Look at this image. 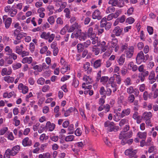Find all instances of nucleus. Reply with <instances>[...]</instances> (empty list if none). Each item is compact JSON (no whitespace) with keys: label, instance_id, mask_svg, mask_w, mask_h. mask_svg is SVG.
Segmentation results:
<instances>
[{"label":"nucleus","instance_id":"obj_1","mask_svg":"<svg viewBox=\"0 0 158 158\" xmlns=\"http://www.w3.org/2000/svg\"><path fill=\"white\" fill-rule=\"evenodd\" d=\"M124 133L123 132H121L119 136V138L122 139L121 142V144L124 145L126 143L129 144L133 142V139H130L128 140L127 139L131 138L132 136V131H130L127 134H124Z\"/></svg>","mask_w":158,"mask_h":158},{"label":"nucleus","instance_id":"obj_2","mask_svg":"<svg viewBox=\"0 0 158 158\" xmlns=\"http://www.w3.org/2000/svg\"><path fill=\"white\" fill-rule=\"evenodd\" d=\"M20 149V147L17 145L13 147L11 150L8 149L5 152L3 158H10V156L15 155Z\"/></svg>","mask_w":158,"mask_h":158},{"label":"nucleus","instance_id":"obj_3","mask_svg":"<svg viewBox=\"0 0 158 158\" xmlns=\"http://www.w3.org/2000/svg\"><path fill=\"white\" fill-rule=\"evenodd\" d=\"M104 126L105 127H108V131L110 132L112 131L116 132L119 129V127L118 126H115L114 123L113 122H110L109 121L105 122Z\"/></svg>","mask_w":158,"mask_h":158},{"label":"nucleus","instance_id":"obj_4","mask_svg":"<svg viewBox=\"0 0 158 158\" xmlns=\"http://www.w3.org/2000/svg\"><path fill=\"white\" fill-rule=\"evenodd\" d=\"M137 152L136 150H133L132 148H131L126 150L125 152V153L126 155L129 156L130 158L134 157V158H136L135 156Z\"/></svg>","mask_w":158,"mask_h":158},{"label":"nucleus","instance_id":"obj_5","mask_svg":"<svg viewBox=\"0 0 158 158\" xmlns=\"http://www.w3.org/2000/svg\"><path fill=\"white\" fill-rule=\"evenodd\" d=\"M134 47L131 46L129 47L125 51L126 56L128 58H131L134 53Z\"/></svg>","mask_w":158,"mask_h":158},{"label":"nucleus","instance_id":"obj_6","mask_svg":"<svg viewBox=\"0 0 158 158\" xmlns=\"http://www.w3.org/2000/svg\"><path fill=\"white\" fill-rule=\"evenodd\" d=\"M101 13L99 10L97 9L94 11L92 14V18L93 19H97L99 20L102 18V16L100 15Z\"/></svg>","mask_w":158,"mask_h":158},{"label":"nucleus","instance_id":"obj_7","mask_svg":"<svg viewBox=\"0 0 158 158\" xmlns=\"http://www.w3.org/2000/svg\"><path fill=\"white\" fill-rule=\"evenodd\" d=\"M18 88L19 90H21L22 93L24 94H26L28 90V87L24 85L22 83L18 85Z\"/></svg>","mask_w":158,"mask_h":158},{"label":"nucleus","instance_id":"obj_8","mask_svg":"<svg viewBox=\"0 0 158 158\" xmlns=\"http://www.w3.org/2000/svg\"><path fill=\"white\" fill-rule=\"evenodd\" d=\"M108 3L109 4H111L112 6H118L120 7H122L123 6V2L122 4L119 3L118 0H110Z\"/></svg>","mask_w":158,"mask_h":158},{"label":"nucleus","instance_id":"obj_9","mask_svg":"<svg viewBox=\"0 0 158 158\" xmlns=\"http://www.w3.org/2000/svg\"><path fill=\"white\" fill-rule=\"evenodd\" d=\"M123 30V28H120L119 26H117L114 28L113 32L116 36H119L121 34Z\"/></svg>","mask_w":158,"mask_h":158},{"label":"nucleus","instance_id":"obj_10","mask_svg":"<svg viewBox=\"0 0 158 158\" xmlns=\"http://www.w3.org/2000/svg\"><path fill=\"white\" fill-rule=\"evenodd\" d=\"M152 116V114L150 112H144L142 116V118L144 120L151 119Z\"/></svg>","mask_w":158,"mask_h":158},{"label":"nucleus","instance_id":"obj_11","mask_svg":"<svg viewBox=\"0 0 158 158\" xmlns=\"http://www.w3.org/2000/svg\"><path fill=\"white\" fill-rule=\"evenodd\" d=\"M136 59L137 62H139L140 60H145L144 54L142 51H140L138 54Z\"/></svg>","mask_w":158,"mask_h":158},{"label":"nucleus","instance_id":"obj_12","mask_svg":"<svg viewBox=\"0 0 158 158\" xmlns=\"http://www.w3.org/2000/svg\"><path fill=\"white\" fill-rule=\"evenodd\" d=\"M31 144V141L29 140V138L28 137H26L23 140L22 144L24 146H30Z\"/></svg>","mask_w":158,"mask_h":158},{"label":"nucleus","instance_id":"obj_13","mask_svg":"<svg viewBox=\"0 0 158 158\" xmlns=\"http://www.w3.org/2000/svg\"><path fill=\"white\" fill-rule=\"evenodd\" d=\"M90 64L89 62H86L83 66V68L85 71L87 70V73L89 74L92 71V69L89 68Z\"/></svg>","mask_w":158,"mask_h":158},{"label":"nucleus","instance_id":"obj_14","mask_svg":"<svg viewBox=\"0 0 158 158\" xmlns=\"http://www.w3.org/2000/svg\"><path fill=\"white\" fill-rule=\"evenodd\" d=\"M78 27L79 25H78L77 23H75L74 24H73L70 26L69 30L68 29V32H72L76 29H78Z\"/></svg>","mask_w":158,"mask_h":158},{"label":"nucleus","instance_id":"obj_15","mask_svg":"<svg viewBox=\"0 0 158 158\" xmlns=\"http://www.w3.org/2000/svg\"><path fill=\"white\" fill-rule=\"evenodd\" d=\"M46 126L49 128V131H52L54 129L55 125L54 123H51L50 122H47L46 123Z\"/></svg>","mask_w":158,"mask_h":158},{"label":"nucleus","instance_id":"obj_16","mask_svg":"<svg viewBox=\"0 0 158 158\" xmlns=\"http://www.w3.org/2000/svg\"><path fill=\"white\" fill-rule=\"evenodd\" d=\"M83 80L85 82V84L88 85L91 83L92 82L91 78H90L89 76L85 75L83 77Z\"/></svg>","mask_w":158,"mask_h":158},{"label":"nucleus","instance_id":"obj_17","mask_svg":"<svg viewBox=\"0 0 158 158\" xmlns=\"http://www.w3.org/2000/svg\"><path fill=\"white\" fill-rule=\"evenodd\" d=\"M100 47L101 52H104L107 49L108 46L106 45V42L104 41H103L101 43Z\"/></svg>","mask_w":158,"mask_h":158},{"label":"nucleus","instance_id":"obj_18","mask_svg":"<svg viewBox=\"0 0 158 158\" xmlns=\"http://www.w3.org/2000/svg\"><path fill=\"white\" fill-rule=\"evenodd\" d=\"M32 61V59L31 57H26L23 58L22 60V62L23 63H27L31 64Z\"/></svg>","mask_w":158,"mask_h":158},{"label":"nucleus","instance_id":"obj_19","mask_svg":"<svg viewBox=\"0 0 158 158\" xmlns=\"http://www.w3.org/2000/svg\"><path fill=\"white\" fill-rule=\"evenodd\" d=\"M4 80L7 83H12L14 80V78L13 77L8 76L5 77Z\"/></svg>","mask_w":158,"mask_h":158},{"label":"nucleus","instance_id":"obj_20","mask_svg":"<svg viewBox=\"0 0 158 158\" xmlns=\"http://www.w3.org/2000/svg\"><path fill=\"white\" fill-rule=\"evenodd\" d=\"M102 60L98 59L95 60L94 63V68L96 69L101 66Z\"/></svg>","mask_w":158,"mask_h":158},{"label":"nucleus","instance_id":"obj_21","mask_svg":"<svg viewBox=\"0 0 158 158\" xmlns=\"http://www.w3.org/2000/svg\"><path fill=\"white\" fill-rule=\"evenodd\" d=\"M27 34L26 33L21 32L15 37H16V39L18 40H20L23 37L26 36Z\"/></svg>","mask_w":158,"mask_h":158},{"label":"nucleus","instance_id":"obj_22","mask_svg":"<svg viewBox=\"0 0 158 158\" xmlns=\"http://www.w3.org/2000/svg\"><path fill=\"white\" fill-rule=\"evenodd\" d=\"M75 110V108L71 107L68 110L66 111L64 114V116L65 117H67L69 116L70 113H71L73 111H74Z\"/></svg>","mask_w":158,"mask_h":158},{"label":"nucleus","instance_id":"obj_23","mask_svg":"<svg viewBox=\"0 0 158 158\" xmlns=\"http://www.w3.org/2000/svg\"><path fill=\"white\" fill-rule=\"evenodd\" d=\"M87 38V34L84 32H81L79 37V40L81 41L85 40Z\"/></svg>","mask_w":158,"mask_h":158},{"label":"nucleus","instance_id":"obj_24","mask_svg":"<svg viewBox=\"0 0 158 158\" xmlns=\"http://www.w3.org/2000/svg\"><path fill=\"white\" fill-rule=\"evenodd\" d=\"M12 22V19L10 18H8L5 22V27L6 28H8L10 26Z\"/></svg>","mask_w":158,"mask_h":158},{"label":"nucleus","instance_id":"obj_25","mask_svg":"<svg viewBox=\"0 0 158 158\" xmlns=\"http://www.w3.org/2000/svg\"><path fill=\"white\" fill-rule=\"evenodd\" d=\"M50 32H44L42 33L40 35L42 39H44L46 40L48 39L49 35Z\"/></svg>","mask_w":158,"mask_h":158},{"label":"nucleus","instance_id":"obj_26","mask_svg":"<svg viewBox=\"0 0 158 158\" xmlns=\"http://www.w3.org/2000/svg\"><path fill=\"white\" fill-rule=\"evenodd\" d=\"M125 61V55H122L119 57L118 60V62L119 65H122Z\"/></svg>","mask_w":158,"mask_h":158},{"label":"nucleus","instance_id":"obj_27","mask_svg":"<svg viewBox=\"0 0 158 158\" xmlns=\"http://www.w3.org/2000/svg\"><path fill=\"white\" fill-rule=\"evenodd\" d=\"M130 113V109L127 108L126 109L123 110L122 112V116H123V117L126 115H128Z\"/></svg>","mask_w":158,"mask_h":158},{"label":"nucleus","instance_id":"obj_28","mask_svg":"<svg viewBox=\"0 0 158 158\" xmlns=\"http://www.w3.org/2000/svg\"><path fill=\"white\" fill-rule=\"evenodd\" d=\"M92 51L94 52L95 55H98L100 52V49L98 48L96 46H94L92 48Z\"/></svg>","mask_w":158,"mask_h":158},{"label":"nucleus","instance_id":"obj_29","mask_svg":"<svg viewBox=\"0 0 158 158\" xmlns=\"http://www.w3.org/2000/svg\"><path fill=\"white\" fill-rule=\"evenodd\" d=\"M51 155L48 153L40 154L39 156V158H50Z\"/></svg>","mask_w":158,"mask_h":158},{"label":"nucleus","instance_id":"obj_30","mask_svg":"<svg viewBox=\"0 0 158 158\" xmlns=\"http://www.w3.org/2000/svg\"><path fill=\"white\" fill-rule=\"evenodd\" d=\"M115 10V8L113 6H110L107 8L106 12L107 14L113 13Z\"/></svg>","mask_w":158,"mask_h":158},{"label":"nucleus","instance_id":"obj_31","mask_svg":"<svg viewBox=\"0 0 158 158\" xmlns=\"http://www.w3.org/2000/svg\"><path fill=\"white\" fill-rule=\"evenodd\" d=\"M64 13H65V16L67 18H69L70 17V12L69 9L66 8H65L64 11Z\"/></svg>","mask_w":158,"mask_h":158},{"label":"nucleus","instance_id":"obj_32","mask_svg":"<svg viewBox=\"0 0 158 158\" xmlns=\"http://www.w3.org/2000/svg\"><path fill=\"white\" fill-rule=\"evenodd\" d=\"M139 137L141 139H146L147 136V133L145 132H139L137 134Z\"/></svg>","mask_w":158,"mask_h":158},{"label":"nucleus","instance_id":"obj_33","mask_svg":"<svg viewBox=\"0 0 158 158\" xmlns=\"http://www.w3.org/2000/svg\"><path fill=\"white\" fill-rule=\"evenodd\" d=\"M109 79V77L107 76H102L101 77L100 80V82L102 83L103 84H105L108 81Z\"/></svg>","mask_w":158,"mask_h":158},{"label":"nucleus","instance_id":"obj_34","mask_svg":"<svg viewBox=\"0 0 158 158\" xmlns=\"http://www.w3.org/2000/svg\"><path fill=\"white\" fill-rule=\"evenodd\" d=\"M109 80L110 81V84H111V85L112 88H114L117 87V85L115 82H114V79L113 77H110Z\"/></svg>","mask_w":158,"mask_h":158},{"label":"nucleus","instance_id":"obj_35","mask_svg":"<svg viewBox=\"0 0 158 158\" xmlns=\"http://www.w3.org/2000/svg\"><path fill=\"white\" fill-rule=\"evenodd\" d=\"M106 19L105 17L103 18L102 19L100 22V26L101 27H104L106 25V24L107 23Z\"/></svg>","mask_w":158,"mask_h":158},{"label":"nucleus","instance_id":"obj_36","mask_svg":"<svg viewBox=\"0 0 158 158\" xmlns=\"http://www.w3.org/2000/svg\"><path fill=\"white\" fill-rule=\"evenodd\" d=\"M128 45L127 44H122L120 47V51L121 52H123L124 51H126L127 49Z\"/></svg>","mask_w":158,"mask_h":158},{"label":"nucleus","instance_id":"obj_37","mask_svg":"<svg viewBox=\"0 0 158 158\" xmlns=\"http://www.w3.org/2000/svg\"><path fill=\"white\" fill-rule=\"evenodd\" d=\"M84 47L81 44H78L77 45V48L78 52H81L82 51Z\"/></svg>","mask_w":158,"mask_h":158},{"label":"nucleus","instance_id":"obj_38","mask_svg":"<svg viewBox=\"0 0 158 158\" xmlns=\"http://www.w3.org/2000/svg\"><path fill=\"white\" fill-rule=\"evenodd\" d=\"M93 29L92 27H90L88 30V35L89 37L93 36L94 37L95 36L94 34L93 33Z\"/></svg>","mask_w":158,"mask_h":158},{"label":"nucleus","instance_id":"obj_39","mask_svg":"<svg viewBox=\"0 0 158 158\" xmlns=\"http://www.w3.org/2000/svg\"><path fill=\"white\" fill-rule=\"evenodd\" d=\"M68 27L69 26L67 25H65L60 31V34L62 35L64 34L66 31L68 30Z\"/></svg>","mask_w":158,"mask_h":158},{"label":"nucleus","instance_id":"obj_40","mask_svg":"<svg viewBox=\"0 0 158 158\" xmlns=\"http://www.w3.org/2000/svg\"><path fill=\"white\" fill-rule=\"evenodd\" d=\"M47 9L49 12V15H51L53 13L54 7L52 6L49 5L47 7Z\"/></svg>","mask_w":158,"mask_h":158},{"label":"nucleus","instance_id":"obj_41","mask_svg":"<svg viewBox=\"0 0 158 158\" xmlns=\"http://www.w3.org/2000/svg\"><path fill=\"white\" fill-rule=\"evenodd\" d=\"M48 36V41L49 43H51L54 40L55 37V35L54 34H50V32Z\"/></svg>","mask_w":158,"mask_h":158},{"label":"nucleus","instance_id":"obj_42","mask_svg":"<svg viewBox=\"0 0 158 158\" xmlns=\"http://www.w3.org/2000/svg\"><path fill=\"white\" fill-rule=\"evenodd\" d=\"M74 138V136L73 135H70L66 136L65 139V140L67 142L71 141L73 140Z\"/></svg>","mask_w":158,"mask_h":158},{"label":"nucleus","instance_id":"obj_43","mask_svg":"<svg viewBox=\"0 0 158 158\" xmlns=\"http://www.w3.org/2000/svg\"><path fill=\"white\" fill-rule=\"evenodd\" d=\"M117 39L116 38H113L111 42V46L112 47L114 48L117 45Z\"/></svg>","mask_w":158,"mask_h":158},{"label":"nucleus","instance_id":"obj_44","mask_svg":"<svg viewBox=\"0 0 158 158\" xmlns=\"http://www.w3.org/2000/svg\"><path fill=\"white\" fill-rule=\"evenodd\" d=\"M22 49L20 48L19 46H16L15 48V51L19 55H21L22 52Z\"/></svg>","mask_w":158,"mask_h":158},{"label":"nucleus","instance_id":"obj_45","mask_svg":"<svg viewBox=\"0 0 158 158\" xmlns=\"http://www.w3.org/2000/svg\"><path fill=\"white\" fill-rule=\"evenodd\" d=\"M21 64L20 63H17L16 64H13V68L14 70H15L20 68L21 67Z\"/></svg>","mask_w":158,"mask_h":158},{"label":"nucleus","instance_id":"obj_46","mask_svg":"<svg viewBox=\"0 0 158 158\" xmlns=\"http://www.w3.org/2000/svg\"><path fill=\"white\" fill-rule=\"evenodd\" d=\"M5 52H8V54H7L8 55H10V54L12 52V49L10 48L9 46H6V47L5 49Z\"/></svg>","mask_w":158,"mask_h":158},{"label":"nucleus","instance_id":"obj_47","mask_svg":"<svg viewBox=\"0 0 158 158\" xmlns=\"http://www.w3.org/2000/svg\"><path fill=\"white\" fill-rule=\"evenodd\" d=\"M101 73L102 71L101 70H100L98 71V72L97 74V76L96 77V82H98L99 81V80H100L101 78L102 77H101Z\"/></svg>","mask_w":158,"mask_h":158},{"label":"nucleus","instance_id":"obj_48","mask_svg":"<svg viewBox=\"0 0 158 158\" xmlns=\"http://www.w3.org/2000/svg\"><path fill=\"white\" fill-rule=\"evenodd\" d=\"M135 21L134 19L132 17H130L127 18L126 20V22L129 24H132Z\"/></svg>","mask_w":158,"mask_h":158},{"label":"nucleus","instance_id":"obj_49","mask_svg":"<svg viewBox=\"0 0 158 158\" xmlns=\"http://www.w3.org/2000/svg\"><path fill=\"white\" fill-rule=\"evenodd\" d=\"M134 89L132 86H130L127 89V92L129 94H131L134 91Z\"/></svg>","mask_w":158,"mask_h":158},{"label":"nucleus","instance_id":"obj_50","mask_svg":"<svg viewBox=\"0 0 158 158\" xmlns=\"http://www.w3.org/2000/svg\"><path fill=\"white\" fill-rule=\"evenodd\" d=\"M91 39L92 40V44H95L97 43H98V38L94 36H91L90 37Z\"/></svg>","mask_w":158,"mask_h":158},{"label":"nucleus","instance_id":"obj_51","mask_svg":"<svg viewBox=\"0 0 158 158\" xmlns=\"http://www.w3.org/2000/svg\"><path fill=\"white\" fill-rule=\"evenodd\" d=\"M135 99L134 96L133 94H131L128 97V101L131 103H132L134 101Z\"/></svg>","mask_w":158,"mask_h":158},{"label":"nucleus","instance_id":"obj_52","mask_svg":"<svg viewBox=\"0 0 158 158\" xmlns=\"http://www.w3.org/2000/svg\"><path fill=\"white\" fill-rule=\"evenodd\" d=\"M45 81V79L43 77H40L37 81V82L39 84L43 85Z\"/></svg>","mask_w":158,"mask_h":158},{"label":"nucleus","instance_id":"obj_53","mask_svg":"<svg viewBox=\"0 0 158 158\" xmlns=\"http://www.w3.org/2000/svg\"><path fill=\"white\" fill-rule=\"evenodd\" d=\"M48 21L51 24H53L55 22L54 17L53 16H50L48 19Z\"/></svg>","mask_w":158,"mask_h":158},{"label":"nucleus","instance_id":"obj_54","mask_svg":"<svg viewBox=\"0 0 158 158\" xmlns=\"http://www.w3.org/2000/svg\"><path fill=\"white\" fill-rule=\"evenodd\" d=\"M9 58L11 59L13 58L14 60H15L17 58V55L14 53H11L10 54V55H9Z\"/></svg>","mask_w":158,"mask_h":158},{"label":"nucleus","instance_id":"obj_55","mask_svg":"<svg viewBox=\"0 0 158 158\" xmlns=\"http://www.w3.org/2000/svg\"><path fill=\"white\" fill-rule=\"evenodd\" d=\"M85 82H84L83 83L82 85V88L86 89H89L90 90L92 88V86L91 85H88V86H85Z\"/></svg>","mask_w":158,"mask_h":158},{"label":"nucleus","instance_id":"obj_56","mask_svg":"<svg viewBox=\"0 0 158 158\" xmlns=\"http://www.w3.org/2000/svg\"><path fill=\"white\" fill-rule=\"evenodd\" d=\"M8 128L4 127L0 131V135H3L7 131Z\"/></svg>","mask_w":158,"mask_h":158},{"label":"nucleus","instance_id":"obj_57","mask_svg":"<svg viewBox=\"0 0 158 158\" xmlns=\"http://www.w3.org/2000/svg\"><path fill=\"white\" fill-rule=\"evenodd\" d=\"M81 134V131L79 128H77L75 131V134L77 136H80Z\"/></svg>","mask_w":158,"mask_h":158},{"label":"nucleus","instance_id":"obj_58","mask_svg":"<svg viewBox=\"0 0 158 158\" xmlns=\"http://www.w3.org/2000/svg\"><path fill=\"white\" fill-rule=\"evenodd\" d=\"M124 82L126 85H129L131 84V80L129 77L127 78L124 81Z\"/></svg>","mask_w":158,"mask_h":158},{"label":"nucleus","instance_id":"obj_59","mask_svg":"<svg viewBox=\"0 0 158 158\" xmlns=\"http://www.w3.org/2000/svg\"><path fill=\"white\" fill-rule=\"evenodd\" d=\"M147 30L150 35H152L153 33V28L151 26L147 27Z\"/></svg>","mask_w":158,"mask_h":158},{"label":"nucleus","instance_id":"obj_60","mask_svg":"<svg viewBox=\"0 0 158 158\" xmlns=\"http://www.w3.org/2000/svg\"><path fill=\"white\" fill-rule=\"evenodd\" d=\"M29 49L30 51L33 52L34 51L35 46L34 44L33 43H31L30 44Z\"/></svg>","mask_w":158,"mask_h":158},{"label":"nucleus","instance_id":"obj_61","mask_svg":"<svg viewBox=\"0 0 158 158\" xmlns=\"http://www.w3.org/2000/svg\"><path fill=\"white\" fill-rule=\"evenodd\" d=\"M56 2V6L59 7H60L62 3V0H54Z\"/></svg>","mask_w":158,"mask_h":158},{"label":"nucleus","instance_id":"obj_62","mask_svg":"<svg viewBox=\"0 0 158 158\" xmlns=\"http://www.w3.org/2000/svg\"><path fill=\"white\" fill-rule=\"evenodd\" d=\"M155 73L154 71H152L149 74L148 78H155Z\"/></svg>","mask_w":158,"mask_h":158},{"label":"nucleus","instance_id":"obj_63","mask_svg":"<svg viewBox=\"0 0 158 158\" xmlns=\"http://www.w3.org/2000/svg\"><path fill=\"white\" fill-rule=\"evenodd\" d=\"M129 129V125H126L125 127L123 128V131L122 132H123L124 134H127V133H126Z\"/></svg>","mask_w":158,"mask_h":158},{"label":"nucleus","instance_id":"obj_64","mask_svg":"<svg viewBox=\"0 0 158 158\" xmlns=\"http://www.w3.org/2000/svg\"><path fill=\"white\" fill-rule=\"evenodd\" d=\"M149 72L148 71L145 70L142 72L141 75L144 77L147 76L148 75Z\"/></svg>","mask_w":158,"mask_h":158}]
</instances>
